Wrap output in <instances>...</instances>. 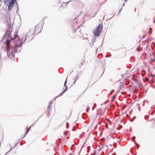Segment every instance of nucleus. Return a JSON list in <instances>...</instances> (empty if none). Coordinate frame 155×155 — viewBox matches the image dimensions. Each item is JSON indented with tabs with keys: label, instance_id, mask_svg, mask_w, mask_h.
Wrapping results in <instances>:
<instances>
[{
	"label": "nucleus",
	"instance_id": "nucleus-5",
	"mask_svg": "<svg viewBox=\"0 0 155 155\" xmlns=\"http://www.w3.org/2000/svg\"><path fill=\"white\" fill-rule=\"evenodd\" d=\"M41 31V25L38 24L35 29V32L37 34L40 32Z\"/></svg>",
	"mask_w": 155,
	"mask_h": 155
},
{
	"label": "nucleus",
	"instance_id": "nucleus-14",
	"mask_svg": "<svg viewBox=\"0 0 155 155\" xmlns=\"http://www.w3.org/2000/svg\"><path fill=\"white\" fill-rule=\"evenodd\" d=\"M149 31H150V34L152 31V28H150Z\"/></svg>",
	"mask_w": 155,
	"mask_h": 155
},
{
	"label": "nucleus",
	"instance_id": "nucleus-20",
	"mask_svg": "<svg viewBox=\"0 0 155 155\" xmlns=\"http://www.w3.org/2000/svg\"><path fill=\"white\" fill-rule=\"evenodd\" d=\"M127 0H125L124 1H127Z\"/></svg>",
	"mask_w": 155,
	"mask_h": 155
},
{
	"label": "nucleus",
	"instance_id": "nucleus-8",
	"mask_svg": "<svg viewBox=\"0 0 155 155\" xmlns=\"http://www.w3.org/2000/svg\"><path fill=\"white\" fill-rule=\"evenodd\" d=\"M74 3L77 5H80L81 4L82 2L79 1L75 0Z\"/></svg>",
	"mask_w": 155,
	"mask_h": 155
},
{
	"label": "nucleus",
	"instance_id": "nucleus-7",
	"mask_svg": "<svg viewBox=\"0 0 155 155\" xmlns=\"http://www.w3.org/2000/svg\"><path fill=\"white\" fill-rule=\"evenodd\" d=\"M10 42V40H9L8 39H6V43L7 49H10V48H9Z\"/></svg>",
	"mask_w": 155,
	"mask_h": 155
},
{
	"label": "nucleus",
	"instance_id": "nucleus-2",
	"mask_svg": "<svg viewBox=\"0 0 155 155\" xmlns=\"http://www.w3.org/2000/svg\"><path fill=\"white\" fill-rule=\"evenodd\" d=\"M5 23L7 25L9 29H8L7 31V33H10L11 31H10V28H11L12 26L13 23L11 22V19L10 18L8 17L6 18V21L5 22Z\"/></svg>",
	"mask_w": 155,
	"mask_h": 155
},
{
	"label": "nucleus",
	"instance_id": "nucleus-9",
	"mask_svg": "<svg viewBox=\"0 0 155 155\" xmlns=\"http://www.w3.org/2000/svg\"><path fill=\"white\" fill-rule=\"evenodd\" d=\"M31 126H30L29 128L27 129V130L26 131L25 133V135L26 134L28 133V131L30 130V128H31Z\"/></svg>",
	"mask_w": 155,
	"mask_h": 155
},
{
	"label": "nucleus",
	"instance_id": "nucleus-10",
	"mask_svg": "<svg viewBox=\"0 0 155 155\" xmlns=\"http://www.w3.org/2000/svg\"><path fill=\"white\" fill-rule=\"evenodd\" d=\"M68 3H67L66 2H62L61 3V5H62V6H63V5H66Z\"/></svg>",
	"mask_w": 155,
	"mask_h": 155
},
{
	"label": "nucleus",
	"instance_id": "nucleus-19",
	"mask_svg": "<svg viewBox=\"0 0 155 155\" xmlns=\"http://www.w3.org/2000/svg\"><path fill=\"white\" fill-rule=\"evenodd\" d=\"M142 1H143V2H144V1H146V0H142Z\"/></svg>",
	"mask_w": 155,
	"mask_h": 155
},
{
	"label": "nucleus",
	"instance_id": "nucleus-16",
	"mask_svg": "<svg viewBox=\"0 0 155 155\" xmlns=\"http://www.w3.org/2000/svg\"><path fill=\"white\" fill-rule=\"evenodd\" d=\"M9 0H5V3L8 2Z\"/></svg>",
	"mask_w": 155,
	"mask_h": 155
},
{
	"label": "nucleus",
	"instance_id": "nucleus-12",
	"mask_svg": "<svg viewBox=\"0 0 155 155\" xmlns=\"http://www.w3.org/2000/svg\"><path fill=\"white\" fill-rule=\"evenodd\" d=\"M107 121L109 123V124L110 125H111L112 124L111 122L109 120L107 119Z\"/></svg>",
	"mask_w": 155,
	"mask_h": 155
},
{
	"label": "nucleus",
	"instance_id": "nucleus-17",
	"mask_svg": "<svg viewBox=\"0 0 155 155\" xmlns=\"http://www.w3.org/2000/svg\"><path fill=\"white\" fill-rule=\"evenodd\" d=\"M115 97V96H114L113 97V98L114 99Z\"/></svg>",
	"mask_w": 155,
	"mask_h": 155
},
{
	"label": "nucleus",
	"instance_id": "nucleus-1",
	"mask_svg": "<svg viewBox=\"0 0 155 155\" xmlns=\"http://www.w3.org/2000/svg\"><path fill=\"white\" fill-rule=\"evenodd\" d=\"M103 26L102 24H99L93 32L94 35L95 36H99L103 29Z\"/></svg>",
	"mask_w": 155,
	"mask_h": 155
},
{
	"label": "nucleus",
	"instance_id": "nucleus-22",
	"mask_svg": "<svg viewBox=\"0 0 155 155\" xmlns=\"http://www.w3.org/2000/svg\"><path fill=\"white\" fill-rule=\"evenodd\" d=\"M88 148H90V147H88Z\"/></svg>",
	"mask_w": 155,
	"mask_h": 155
},
{
	"label": "nucleus",
	"instance_id": "nucleus-21",
	"mask_svg": "<svg viewBox=\"0 0 155 155\" xmlns=\"http://www.w3.org/2000/svg\"><path fill=\"white\" fill-rule=\"evenodd\" d=\"M153 22H155V20Z\"/></svg>",
	"mask_w": 155,
	"mask_h": 155
},
{
	"label": "nucleus",
	"instance_id": "nucleus-13",
	"mask_svg": "<svg viewBox=\"0 0 155 155\" xmlns=\"http://www.w3.org/2000/svg\"><path fill=\"white\" fill-rule=\"evenodd\" d=\"M17 38V35H14V39L15 40V39L16 38Z\"/></svg>",
	"mask_w": 155,
	"mask_h": 155
},
{
	"label": "nucleus",
	"instance_id": "nucleus-4",
	"mask_svg": "<svg viewBox=\"0 0 155 155\" xmlns=\"http://www.w3.org/2000/svg\"><path fill=\"white\" fill-rule=\"evenodd\" d=\"M17 0H11L8 6V10H11L15 4V2Z\"/></svg>",
	"mask_w": 155,
	"mask_h": 155
},
{
	"label": "nucleus",
	"instance_id": "nucleus-6",
	"mask_svg": "<svg viewBox=\"0 0 155 155\" xmlns=\"http://www.w3.org/2000/svg\"><path fill=\"white\" fill-rule=\"evenodd\" d=\"M66 82H67V80H66V81H65V82L64 84V87H65V89L64 90L63 92H61V93H60L59 95H62L63 94V93L67 90L68 87H67V85H66Z\"/></svg>",
	"mask_w": 155,
	"mask_h": 155
},
{
	"label": "nucleus",
	"instance_id": "nucleus-15",
	"mask_svg": "<svg viewBox=\"0 0 155 155\" xmlns=\"http://www.w3.org/2000/svg\"><path fill=\"white\" fill-rule=\"evenodd\" d=\"M145 80H146V81H148V79L147 78V77H145Z\"/></svg>",
	"mask_w": 155,
	"mask_h": 155
},
{
	"label": "nucleus",
	"instance_id": "nucleus-11",
	"mask_svg": "<svg viewBox=\"0 0 155 155\" xmlns=\"http://www.w3.org/2000/svg\"><path fill=\"white\" fill-rule=\"evenodd\" d=\"M50 106H51V104H50V103H49V106H48V112H49L50 110V109H51V107H50Z\"/></svg>",
	"mask_w": 155,
	"mask_h": 155
},
{
	"label": "nucleus",
	"instance_id": "nucleus-3",
	"mask_svg": "<svg viewBox=\"0 0 155 155\" xmlns=\"http://www.w3.org/2000/svg\"><path fill=\"white\" fill-rule=\"evenodd\" d=\"M7 50V54L8 56L10 58H15V55L14 54L13 50L12 49L10 48Z\"/></svg>",
	"mask_w": 155,
	"mask_h": 155
},
{
	"label": "nucleus",
	"instance_id": "nucleus-23",
	"mask_svg": "<svg viewBox=\"0 0 155 155\" xmlns=\"http://www.w3.org/2000/svg\"><path fill=\"white\" fill-rule=\"evenodd\" d=\"M88 109H87V112H88Z\"/></svg>",
	"mask_w": 155,
	"mask_h": 155
},
{
	"label": "nucleus",
	"instance_id": "nucleus-18",
	"mask_svg": "<svg viewBox=\"0 0 155 155\" xmlns=\"http://www.w3.org/2000/svg\"><path fill=\"white\" fill-rule=\"evenodd\" d=\"M77 81V80H75L74 81V83H75V81Z\"/></svg>",
	"mask_w": 155,
	"mask_h": 155
}]
</instances>
